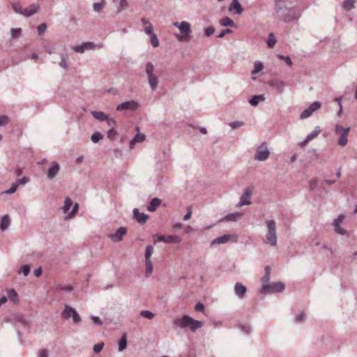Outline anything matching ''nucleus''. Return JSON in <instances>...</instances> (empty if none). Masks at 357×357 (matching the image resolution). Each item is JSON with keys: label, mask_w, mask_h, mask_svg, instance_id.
<instances>
[{"label": "nucleus", "mask_w": 357, "mask_h": 357, "mask_svg": "<svg viewBox=\"0 0 357 357\" xmlns=\"http://www.w3.org/2000/svg\"><path fill=\"white\" fill-rule=\"evenodd\" d=\"M127 347V337L126 335L124 334L119 342V351L121 352Z\"/></svg>", "instance_id": "28"}, {"label": "nucleus", "mask_w": 357, "mask_h": 357, "mask_svg": "<svg viewBox=\"0 0 357 357\" xmlns=\"http://www.w3.org/2000/svg\"><path fill=\"white\" fill-rule=\"evenodd\" d=\"M150 41H151V45L154 47H158L159 40H158V37L155 33H153L152 35L150 36Z\"/></svg>", "instance_id": "46"}, {"label": "nucleus", "mask_w": 357, "mask_h": 357, "mask_svg": "<svg viewBox=\"0 0 357 357\" xmlns=\"http://www.w3.org/2000/svg\"><path fill=\"white\" fill-rule=\"evenodd\" d=\"M161 204V200L157 197L151 199L149 205L147 206L149 211L153 212Z\"/></svg>", "instance_id": "23"}, {"label": "nucleus", "mask_w": 357, "mask_h": 357, "mask_svg": "<svg viewBox=\"0 0 357 357\" xmlns=\"http://www.w3.org/2000/svg\"><path fill=\"white\" fill-rule=\"evenodd\" d=\"M241 217V214L239 213H232L227 215L224 220L226 221H236Z\"/></svg>", "instance_id": "29"}, {"label": "nucleus", "mask_w": 357, "mask_h": 357, "mask_svg": "<svg viewBox=\"0 0 357 357\" xmlns=\"http://www.w3.org/2000/svg\"><path fill=\"white\" fill-rule=\"evenodd\" d=\"M267 226V233L264 243L275 247L278 243V237L276 234V223L273 220H266L265 221Z\"/></svg>", "instance_id": "3"}, {"label": "nucleus", "mask_w": 357, "mask_h": 357, "mask_svg": "<svg viewBox=\"0 0 357 357\" xmlns=\"http://www.w3.org/2000/svg\"><path fill=\"white\" fill-rule=\"evenodd\" d=\"M31 268L29 265H24L21 268V272L24 276H27L30 273Z\"/></svg>", "instance_id": "59"}, {"label": "nucleus", "mask_w": 357, "mask_h": 357, "mask_svg": "<svg viewBox=\"0 0 357 357\" xmlns=\"http://www.w3.org/2000/svg\"><path fill=\"white\" fill-rule=\"evenodd\" d=\"M243 125H244V123L243 121H235L231 122L229 123V126L232 129H236L239 127L243 126Z\"/></svg>", "instance_id": "54"}, {"label": "nucleus", "mask_w": 357, "mask_h": 357, "mask_svg": "<svg viewBox=\"0 0 357 357\" xmlns=\"http://www.w3.org/2000/svg\"><path fill=\"white\" fill-rule=\"evenodd\" d=\"M126 233L127 229L124 227H121L114 233L109 234L108 236L114 242H120Z\"/></svg>", "instance_id": "15"}, {"label": "nucleus", "mask_w": 357, "mask_h": 357, "mask_svg": "<svg viewBox=\"0 0 357 357\" xmlns=\"http://www.w3.org/2000/svg\"><path fill=\"white\" fill-rule=\"evenodd\" d=\"M139 107V104L135 100H130L123 102L116 107L117 111H123V110H129V111H135Z\"/></svg>", "instance_id": "12"}, {"label": "nucleus", "mask_w": 357, "mask_h": 357, "mask_svg": "<svg viewBox=\"0 0 357 357\" xmlns=\"http://www.w3.org/2000/svg\"><path fill=\"white\" fill-rule=\"evenodd\" d=\"M265 100V96L264 95H255L253 96L249 100L250 104L253 106L256 107L259 101H264Z\"/></svg>", "instance_id": "27"}, {"label": "nucleus", "mask_w": 357, "mask_h": 357, "mask_svg": "<svg viewBox=\"0 0 357 357\" xmlns=\"http://www.w3.org/2000/svg\"><path fill=\"white\" fill-rule=\"evenodd\" d=\"M60 167L56 162H53V165L48 169L47 177L49 179H53L59 173Z\"/></svg>", "instance_id": "19"}, {"label": "nucleus", "mask_w": 357, "mask_h": 357, "mask_svg": "<svg viewBox=\"0 0 357 357\" xmlns=\"http://www.w3.org/2000/svg\"><path fill=\"white\" fill-rule=\"evenodd\" d=\"M12 7L16 13L22 15L24 16V8H22L19 3H12Z\"/></svg>", "instance_id": "34"}, {"label": "nucleus", "mask_w": 357, "mask_h": 357, "mask_svg": "<svg viewBox=\"0 0 357 357\" xmlns=\"http://www.w3.org/2000/svg\"><path fill=\"white\" fill-rule=\"evenodd\" d=\"M153 252V248L151 245H148L146 246L145 250V261H151L150 258Z\"/></svg>", "instance_id": "35"}, {"label": "nucleus", "mask_w": 357, "mask_h": 357, "mask_svg": "<svg viewBox=\"0 0 357 357\" xmlns=\"http://www.w3.org/2000/svg\"><path fill=\"white\" fill-rule=\"evenodd\" d=\"M270 155V151L268 149L266 142H262L256 149V153L254 160L257 161H265Z\"/></svg>", "instance_id": "7"}, {"label": "nucleus", "mask_w": 357, "mask_h": 357, "mask_svg": "<svg viewBox=\"0 0 357 357\" xmlns=\"http://www.w3.org/2000/svg\"><path fill=\"white\" fill-rule=\"evenodd\" d=\"M266 43H267V45L269 47H273L275 45L276 40L275 39L273 33H269L268 38Z\"/></svg>", "instance_id": "42"}, {"label": "nucleus", "mask_w": 357, "mask_h": 357, "mask_svg": "<svg viewBox=\"0 0 357 357\" xmlns=\"http://www.w3.org/2000/svg\"><path fill=\"white\" fill-rule=\"evenodd\" d=\"M145 71L147 75L148 82L153 91H155L158 84V78L153 73L154 66L151 62H147L145 66Z\"/></svg>", "instance_id": "4"}, {"label": "nucleus", "mask_w": 357, "mask_h": 357, "mask_svg": "<svg viewBox=\"0 0 357 357\" xmlns=\"http://www.w3.org/2000/svg\"><path fill=\"white\" fill-rule=\"evenodd\" d=\"M56 289L60 290V291H65L70 292L73 290V287L70 284H66V285L59 284L56 287Z\"/></svg>", "instance_id": "43"}, {"label": "nucleus", "mask_w": 357, "mask_h": 357, "mask_svg": "<svg viewBox=\"0 0 357 357\" xmlns=\"http://www.w3.org/2000/svg\"><path fill=\"white\" fill-rule=\"evenodd\" d=\"M235 294L241 299L243 298L247 292V288L240 282H236L234 285Z\"/></svg>", "instance_id": "17"}, {"label": "nucleus", "mask_w": 357, "mask_h": 357, "mask_svg": "<svg viewBox=\"0 0 357 357\" xmlns=\"http://www.w3.org/2000/svg\"><path fill=\"white\" fill-rule=\"evenodd\" d=\"M12 38H17L22 34V29L12 28L10 30Z\"/></svg>", "instance_id": "41"}, {"label": "nucleus", "mask_w": 357, "mask_h": 357, "mask_svg": "<svg viewBox=\"0 0 357 357\" xmlns=\"http://www.w3.org/2000/svg\"><path fill=\"white\" fill-rule=\"evenodd\" d=\"M305 319V313L303 312H300L297 316L295 317V322L299 323Z\"/></svg>", "instance_id": "62"}, {"label": "nucleus", "mask_w": 357, "mask_h": 357, "mask_svg": "<svg viewBox=\"0 0 357 357\" xmlns=\"http://www.w3.org/2000/svg\"><path fill=\"white\" fill-rule=\"evenodd\" d=\"M274 10L276 18L286 23L298 20L301 15L296 8L287 7L286 0H275Z\"/></svg>", "instance_id": "1"}, {"label": "nucleus", "mask_w": 357, "mask_h": 357, "mask_svg": "<svg viewBox=\"0 0 357 357\" xmlns=\"http://www.w3.org/2000/svg\"><path fill=\"white\" fill-rule=\"evenodd\" d=\"M29 178L26 176H24V177L16 181L15 183L19 186L20 185H25L26 183L29 182Z\"/></svg>", "instance_id": "64"}, {"label": "nucleus", "mask_w": 357, "mask_h": 357, "mask_svg": "<svg viewBox=\"0 0 357 357\" xmlns=\"http://www.w3.org/2000/svg\"><path fill=\"white\" fill-rule=\"evenodd\" d=\"M312 114V112L307 107V109H304L301 112V114L300 115V118L301 119H306V118L310 116Z\"/></svg>", "instance_id": "52"}, {"label": "nucleus", "mask_w": 357, "mask_h": 357, "mask_svg": "<svg viewBox=\"0 0 357 357\" xmlns=\"http://www.w3.org/2000/svg\"><path fill=\"white\" fill-rule=\"evenodd\" d=\"M228 10L229 12L232 11L233 10H236V13L238 15H241L243 11V7L238 2V0H232V2L229 5Z\"/></svg>", "instance_id": "21"}, {"label": "nucleus", "mask_w": 357, "mask_h": 357, "mask_svg": "<svg viewBox=\"0 0 357 357\" xmlns=\"http://www.w3.org/2000/svg\"><path fill=\"white\" fill-rule=\"evenodd\" d=\"M264 68V65L260 61H256L254 64V69L252 71V75H255L259 73Z\"/></svg>", "instance_id": "37"}, {"label": "nucleus", "mask_w": 357, "mask_h": 357, "mask_svg": "<svg viewBox=\"0 0 357 357\" xmlns=\"http://www.w3.org/2000/svg\"><path fill=\"white\" fill-rule=\"evenodd\" d=\"M10 224V219L8 215H4L0 220V228L2 231H5Z\"/></svg>", "instance_id": "22"}, {"label": "nucleus", "mask_w": 357, "mask_h": 357, "mask_svg": "<svg viewBox=\"0 0 357 357\" xmlns=\"http://www.w3.org/2000/svg\"><path fill=\"white\" fill-rule=\"evenodd\" d=\"M103 137V135L100 132H95L91 136V140L93 143H98L100 139H102Z\"/></svg>", "instance_id": "39"}, {"label": "nucleus", "mask_w": 357, "mask_h": 357, "mask_svg": "<svg viewBox=\"0 0 357 357\" xmlns=\"http://www.w3.org/2000/svg\"><path fill=\"white\" fill-rule=\"evenodd\" d=\"M9 121V118L6 116L3 115L0 116V126H6Z\"/></svg>", "instance_id": "60"}, {"label": "nucleus", "mask_w": 357, "mask_h": 357, "mask_svg": "<svg viewBox=\"0 0 357 357\" xmlns=\"http://www.w3.org/2000/svg\"><path fill=\"white\" fill-rule=\"evenodd\" d=\"M133 218L138 223L144 225L146 223L149 215L144 213H140L139 209L135 208L133 209Z\"/></svg>", "instance_id": "16"}, {"label": "nucleus", "mask_w": 357, "mask_h": 357, "mask_svg": "<svg viewBox=\"0 0 357 357\" xmlns=\"http://www.w3.org/2000/svg\"><path fill=\"white\" fill-rule=\"evenodd\" d=\"M61 316L63 319H66L72 318L75 324H78L81 321V317L76 310L68 305L64 306V309L61 312Z\"/></svg>", "instance_id": "6"}, {"label": "nucleus", "mask_w": 357, "mask_h": 357, "mask_svg": "<svg viewBox=\"0 0 357 357\" xmlns=\"http://www.w3.org/2000/svg\"><path fill=\"white\" fill-rule=\"evenodd\" d=\"M278 57L280 59L284 61L288 66L290 67V66H292L291 59V58L289 56H283L282 54H278Z\"/></svg>", "instance_id": "49"}, {"label": "nucleus", "mask_w": 357, "mask_h": 357, "mask_svg": "<svg viewBox=\"0 0 357 357\" xmlns=\"http://www.w3.org/2000/svg\"><path fill=\"white\" fill-rule=\"evenodd\" d=\"M321 130L319 126H317L315 129L309 133L306 137V141H311L313 139L316 138L317 135L320 133Z\"/></svg>", "instance_id": "30"}, {"label": "nucleus", "mask_w": 357, "mask_h": 357, "mask_svg": "<svg viewBox=\"0 0 357 357\" xmlns=\"http://www.w3.org/2000/svg\"><path fill=\"white\" fill-rule=\"evenodd\" d=\"M7 299L9 298L10 301L13 303L16 304L18 303V296L16 291L14 289H8V291Z\"/></svg>", "instance_id": "26"}, {"label": "nucleus", "mask_w": 357, "mask_h": 357, "mask_svg": "<svg viewBox=\"0 0 357 357\" xmlns=\"http://www.w3.org/2000/svg\"><path fill=\"white\" fill-rule=\"evenodd\" d=\"M350 131V128H343L342 126L337 124L335 127V132L339 135L340 137L337 141L340 146H344L347 144V137Z\"/></svg>", "instance_id": "8"}, {"label": "nucleus", "mask_w": 357, "mask_h": 357, "mask_svg": "<svg viewBox=\"0 0 357 357\" xmlns=\"http://www.w3.org/2000/svg\"><path fill=\"white\" fill-rule=\"evenodd\" d=\"M174 325L181 328L188 327L192 332H195L203 326V323L201 321L194 319L189 316L184 315L181 319H175L174 321Z\"/></svg>", "instance_id": "2"}, {"label": "nucleus", "mask_w": 357, "mask_h": 357, "mask_svg": "<svg viewBox=\"0 0 357 357\" xmlns=\"http://www.w3.org/2000/svg\"><path fill=\"white\" fill-rule=\"evenodd\" d=\"M109 126L114 128L116 125V121L114 119L107 116V119L105 120Z\"/></svg>", "instance_id": "63"}, {"label": "nucleus", "mask_w": 357, "mask_h": 357, "mask_svg": "<svg viewBox=\"0 0 357 357\" xmlns=\"http://www.w3.org/2000/svg\"><path fill=\"white\" fill-rule=\"evenodd\" d=\"M91 115L93 118L100 121H105L106 119H107L108 116L106 114L101 111H92Z\"/></svg>", "instance_id": "25"}, {"label": "nucleus", "mask_w": 357, "mask_h": 357, "mask_svg": "<svg viewBox=\"0 0 357 357\" xmlns=\"http://www.w3.org/2000/svg\"><path fill=\"white\" fill-rule=\"evenodd\" d=\"M61 61L59 63V66L63 69L68 68L67 59L68 55L66 54L62 53L60 54Z\"/></svg>", "instance_id": "33"}, {"label": "nucleus", "mask_w": 357, "mask_h": 357, "mask_svg": "<svg viewBox=\"0 0 357 357\" xmlns=\"http://www.w3.org/2000/svg\"><path fill=\"white\" fill-rule=\"evenodd\" d=\"M39 9L40 6L38 4H31L29 8H24V17H29L33 15L38 13Z\"/></svg>", "instance_id": "20"}, {"label": "nucleus", "mask_w": 357, "mask_h": 357, "mask_svg": "<svg viewBox=\"0 0 357 357\" xmlns=\"http://www.w3.org/2000/svg\"><path fill=\"white\" fill-rule=\"evenodd\" d=\"M45 51L49 54H52L54 52L55 45H47L45 46Z\"/></svg>", "instance_id": "61"}, {"label": "nucleus", "mask_w": 357, "mask_h": 357, "mask_svg": "<svg viewBox=\"0 0 357 357\" xmlns=\"http://www.w3.org/2000/svg\"><path fill=\"white\" fill-rule=\"evenodd\" d=\"M252 191L251 188H245L244 192H243V193L242 194V195L240 197V201L238 203L237 206H244V205H249V204H250V203H251L250 199H251V197H252Z\"/></svg>", "instance_id": "13"}, {"label": "nucleus", "mask_w": 357, "mask_h": 357, "mask_svg": "<svg viewBox=\"0 0 357 357\" xmlns=\"http://www.w3.org/2000/svg\"><path fill=\"white\" fill-rule=\"evenodd\" d=\"M105 1L102 0L101 2H96L93 4V8L96 12H100L105 6Z\"/></svg>", "instance_id": "40"}, {"label": "nucleus", "mask_w": 357, "mask_h": 357, "mask_svg": "<svg viewBox=\"0 0 357 357\" xmlns=\"http://www.w3.org/2000/svg\"><path fill=\"white\" fill-rule=\"evenodd\" d=\"M344 218V215H340L336 219L334 220L333 225L334 226V230L336 233L340 235H345L347 231L345 229H342L340 224Z\"/></svg>", "instance_id": "18"}, {"label": "nucleus", "mask_w": 357, "mask_h": 357, "mask_svg": "<svg viewBox=\"0 0 357 357\" xmlns=\"http://www.w3.org/2000/svg\"><path fill=\"white\" fill-rule=\"evenodd\" d=\"M47 29V25L45 23H42L38 26V32L39 35H42L45 33Z\"/></svg>", "instance_id": "58"}, {"label": "nucleus", "mask_w": 357, "mask_h": 357, "mask_svg": "<svg viewBox=\"0 0 357 357\" xmlns=\"http://www.w3.org/2000/svg\"><path fill=\"white\" fill-rule=\"evenodd\" d=\"M73 205V202L70 198L66 197L64 201V204L62 207L63 213H66Z\"/></svg>", "instance_id": "32"}, {"label": "nucleus", "mask_w": 357, "mask_h": 357, "mask_svg": "<svg viewBox=\"0 0 357 357\" xmlns=\"http://www.w3.org/2000/svg\"><path fill=\"white\" fill-rule=\"evenodd\" d=\"M239 328L245 333L250 334L252 331V327L249 324H241Z\"/></svg>", "instance_id": "44"}, {"label": "nucleus", "mask_w": 357, "mask_h": 357, "mask_svg": "<svg viewBox=\"0 0 357 357\" xmlns=\"http://www.w3.org/2000/svg\"><path fill=\"white\" fill-rule=\"evenodd\" d=\"M117 135L116 130L114 128H111L107 131V137L110 139H114V137Z\"/></svg>", "instance_id": "57"}, {"label": "nucleus", "mask_w": 357, "mask_h": 357, "mask_svg": "<svg viewBox=\"0 0 357 357\" xmlns=\"http://www.w3.org/2000/svg\"><path fill=\"white\" fill-rule=\"evenodd\" d=\"M104 347V343H98L93 346V350L95 353L98 354L100 352Z\"/></svg>", "instance_id": "56"}, {"label": "nucleus", "mask_w": 357, "mask_h": 357, "mask_svg": "<svg viewBox=\"0 0 357 357\" xmlns=\"http://www.w3.org/2000/svg\"><path fill=\"white\" fill-rule=\"evenodd\" d=\"M320 107L321 103L319 101H315L308 107V109L313 113L314 111L317 110Z\"/></svg>", "instance_id": "48"}, {"label": "nucleus", "mask_w": 357, "mask_h": 357, "mask_svg": "<svg viewBox=\"0 0 357 357\" xmlns=\"http://www.w3.org/2000/svg\"><path fill=\"white\" fill-rule=\"evenodd\" d=\"M146 276H149L153 271V265L151 261H145Z\"/></svg>", "instance_id": "47"}, {"label": "nucleus", "mask_w": 357, "mask_h": 357, "mask_svg": "<svg viewBox=\"0 0 357 357\" xmlns=\"http://www.w3.org/2000/svg\"><path fill=\"white\" fill-rule=\"evenodd\" d=\"M78 208H79V205H78V204L76 203L73 206L72 211L67 215L66 218H71L75 215V213H77V211H78Z\"/></svg>", "instance_id": "55"}, {"label": "nucleus", "mask_w": 357, "mask_h": 357, "mask_svg": "<svg viewBox=\"0 0 357 357\" xmlns=\"http://www.w3.org/2000/svg\"><path fill=\"white\" fill-rule=\"evenodd\" d=\"M268 84L270 86L273 87L277 91V93L278 94H281L282 93H283L284 91V88L287 86L284 82L278 79H273L270 80L268 82Z\"/></svg>", "instance_id": "14"}, {"label": "nucleus", "mask_w": 357, "mask_h": 357, "mask_svg": "<svg viewBox=\"0 0 357 357\" xmlns=\"http://www.w3.org/2000/svg\"><path fill=\"white\" fill-rule=\"evenodd\" d=\"M271 269L268 266L265 268V275L262 278L263 284H268L270 280Z\"/></svg>", "instance_id": "38"}, {"label": "nucleus", "mask_w": 357, "mask_h": 357, "mask_svg": "<svg viewBox=\"0 0 357 357\" xmlns=\"http://www.w3.org/2000/svg\"><path fill=\"white\" fill-rule=\"evenodd\" d=\"M220 24L223 26H234V21L229 17H225L220 21Z\"/></svg>", "instance_id": "31"}, {"label": "nucleus", "mask_w": 357, "mask_h": 357, "mask_svg": "<svg viewBox=\"0 0 357 357\" xmlns=\"http://www.w3.org/2000/svg\"><path fill=\"white\" fill-rule=\"evenodd\" d=\"M355 0H344L343 7L347 10H350L354 8Z\"/></svg>", "instance_id": "36"}, {"label": "nucleus", "mask_w": 357, "mask_h": 357, "mask_svg": "<svg viewBox=\"0 0 357 357\" xmlns=\"http://www.w3.org/2000/svg\"><path fill=\"white\" fill-rule=\"evenodd\" d=\"M128 7V3L127 0H120L118 13L121 12L123 10L126 9Z\"/></svg>", "instance_id": "50"}, {"label": "nucleus", "mask_w": 357, "mask_h": 357, "mask_svg": "<svg viewBox=\"0 0 357 357\" xmlns=\"http://www.w3.org/2000/svg\"><path fill=\"white\" fill-rule=\"evenodd\" d=\"M154 238H157L155 239L154 243L157 242H165L167 243H179L181 241V238L180 236L174 235V236H165V235H158L155 234Z\"/></svg>", "instance_id": "11"}, {"label": "nucleus", "mask_w": 357, "mask_h": 357, "mask_svg": "<svg viewBox=\"0 0 357 357\" xmlns=\"http://www.w3.org/2000/svg\"><path fill=\"white\" fill-rule=\"evenodd\" d=\"M73 50L75 52H78V53H84L85 52V46H84V43H82L81 45H76L75 47H73Z\"/></svg>", "instance_id": "51"}, {"label": "nucleus", "mask_w": 357, "mask_h": 357, "mask_svg": "<svg viewBox=\"0 0 357 357\" xmlns=\"http://www.w3.org/2000/svg\"><path fill=\"white\" fill-rule=\"evenodd\" d=\"M140 315L148 319H152L154 317V314L149 310H142L140 312Z\"/></svg>", "instance_id": "45"}, {"label": "nucleus", "mask_w": 357, "mask_h": 357, "mask_svg": "<svg viewBox=\"0 0 357 357\" xmlns=\"http://www.w3.org/2000/svg\"><path fill=\"white\" fill-rule=\"evenodd\" d=\"M146 138V136L144 134H142V133H138L132 139L130 140V149H132L134 145L136 144V143H140V142H142Z\"/></svg>", "instance_id": "24"}, {"label": "nucleus", "mask_w": 357, "mask_h": 357, "mask_svg": "<svg viewBox=\"0 0 357 357\" xmlns=\"http://www.w3.org/2000/svg\"><path fill=\"white\" fill-rule=\"evenodd\" d=\"M17 188H18L17 184L15 182H14V183H12L11 187L8 190H7L5 192H3V193H6V194H13V193L16 192Z\"/></svg>", "instance_id": "53"}, {"label": "nucleus", "mask_w": 357, "mask_h": 357, "mask_svg": "<svg viewBox=\"0 0 357 357\" xmlns=\"http://www.w3.org/2000/svg\"><path fill=\"white\" fill-rule=\"evenodd\" d=\"M238 236L236 234H225L213 239L211 243V245L213 246L214 245L225 244L230 241L236 242Z\"/></svg>", "instance_id": "10"}, {"label": "nucleus", "mask_w": 357, "mask_h": 357, "mask_svg": "<svg viewBox=\"0 0 357 357\" xmlns=\"http://www.w3.org/2000/svg\"><path fill=\"white\" fill-rule=\"evenodd\" d=\"M174 26L177 27L182 36L176 35V38L180 41L185 40L191 33L190 24L188 22L183 21L181 22H174Z\"/></svg>", "instance_id": "5"}, {"label": "nucleus", "mask_w": 357, "mask_h": 357, "mask_svg": "<svg viewBox=\"0 0 357 357\" xmlns=\"http://www.w3.org/2000/svg\"><path fill=\"white\" fill-rule=\"evenodd\" d=\"M284 289V284L282 282H275L273 284H263L260 292L276 293L282 292Z\"/></svg>", "instance_id": "9"}]
</instances>
